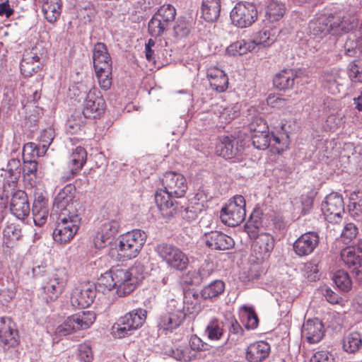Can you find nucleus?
Returning <instances> with one entry per match:
<instances>
[{
  "label": "nucleus",
  "instance_id": "nucleus-7",
  "mask_svg": "<svg viewBox=\"0 0 362 362\" xmlns=\"http://www.w3.org/2000/svg\"><path fill=\"white\" fill-rule=\"evenodd\" d=\"M146 239V233L135 229L120 236L117 247L118 255L124 259L136 257L143 247Z\"/></svg>",
  "mask_w": 362,
  "mask_h": 362
},
{
  "label": "nucleus",
  "instance_id": "nucleus-26",
  "mask_svg": "<svg viewBox=\"0 0 362 362\" xmlns=\"http://www.w3.org/2000/svg\"><path fill=\"white\" fill-rule=\"evenodd\" d=\"M75 187L71 185H66L56 195L53 206L56 212L60 211V213L72 211V200L75 194Z\"/></svg>",
  "mask_w": 362,
  "mask_h": 362
},
{
  "label": "nucleus",
  "instance_id": "nucleus-16",
  "mask_svg": "<svg viewBox=\"0 0 362 362\" xmlns=\"http://www.w3.org/2000/svg\"><path fill=\"white\" fill-rule=\"evenodd\" d=\"M274 247V239L268 233H261L252 245V255L255 257L256 262L261 263L267 259Z\"/></svg>",
  "mask_w": 362,
  "mask_h": 362
},
{
  "label": "nucleus",
  "instance_id": "nucleus-22",
  "mask_svg": "<svg viewBox=\"0 0 362 362\" xmlns=\"http://www.w3.org/2000/svg\"><path fill=\"white\" fill-rule=\"evenodd\" d=\"M204 241L208 247L214 250H228L235 245L230 236L217 230L205 234Z\"/></svg>",
  "mask_w": 362,
  "mask_h": 362
},
{
  "label": "nucleus",
  "instance_id": "nucleus-13",
  "mask_svg": "<svg viewBox=\"0 0 362 362\" xmlns=\"http://www.w3.org/2000/svg\"><path fill=\"white\" fill-rule=\"evenodd\" d=\"M163 189L175 198L184 197L187 189L185 177L180 173L166 172L160 179Z\"/></svg>",
  "mask_w": 362,
  "mask_h": 362
},
{
  "label": "nucleus",
  "instance_id": "nucleus-40",
  "mask_svg": "<svg viewBox=\"0 0 362 362\" xmlns=\"http://www.w3.org/2000/svg\"><path fill=\"white\" fill-rule=\"evenodd\" d=\"M332 280L337 288L342 291H349L352 286L351 280L349 275L344 270L337 271L332 276Z\"/></svg>",
  "mask_w": 362,
  "mask_h": 362
},
{
  "label": "nucleus",
  "instance_id": "nucleus-3",
  "mask_svg": "<svg viewBox=\"0 0 362 362\" xmlns=\"http://www.w3.org/2000/svg\"><path fill=\"white\" fill-rule=\"evenodd\" d=\"M81 221L79 215L74 211L59 213L52 233L54 240L60 245L70 242L77 233Z\"/></svg>",
  "mask_w": 362,
  "mask_h": 362
},
{
  "label": "nucleus",
  "instance_id": "nucleus-11",
  "mask_svg": "<svg viewBox=\"0 0 362 362\" xmlns=\"http://www.w3.org/2000/svg\"><path fill=\"white\" fill-rule=\"evenodd\" d=\"M64 270L57 271L42 287V298L46 303L56 300L63 293L67 283Z\"/></svg>",
  "mask_w": 362,
  "mask_h": 362
},
{
  "label": "nucleus",
  "instance_id": "nucleus-44",
  "mask_svg": "<svg viewBox=\"0 0 362 362\" xmlns=\"http://www.w3.org/2000/svg\"><path fill=\"white\" fill-rule=\"evenodd\" d=\"M171 356L175 359L184 362L191 361L196 358L195 353L187 346H180L175 349H172Z\"/></svg>",
  "mask_w": 362,
  "mask_h": 362
},
{
  "label": "nucleus",
  "instance_id": "nucleus-31",
  "mask_svg": "<svg viewBox=\"0 0 362 362\" xmlns=\"http://www.w3.org/2000/svg\"><path fill=\"white\" fill-rule=\"evenodd\" d=\"M33 221L36 226H42L47 220L49 209L47 204L42 197L35 199L32 209Z\"/></svg>",
  "mask_w": 362,
  "mask_h": 362
},
{
  "label": "nucleus",
  "instance_id": "nucleus-23",
  "mask_svg": "<svg viewBox=\"0 0 362 362\" xmlns=\"http://www.w3.org/2000/svg\"><path fill=\"white\" fill-rule=\"evenodd\" d=\"M301 334L310 344L317 343L325 334L324 325L317 318L309 319L303 323Z\"/></svg>",
  "mask_w": 362,
  "mask_h": 362
},
{
  "label": "nucleus",
  "instance_id": "nucleus-6",
  "mask_svg": "<svg viewBox=\"0 0 362 362\" xmlns=\"http://www.w3.org/2000/svg\"><path fill=\"white\" fill-rule=\"evenodd\" d=\"M95 320V315L92 311H82L74 314L59 325L54 334L56 337H65L80 330L88 329Z\"/></svg>",
  "mask_w": 362,
  "mask_h": 362
},
{
  "label": "nucleus",
  "instance_id": "nucleus-2",
  "mask_svg": "<svg viewBox=\"0 0 362 362\" xmlns=\"http://www.w3.org/2000/svg\"><path fill=\"white\" fill-rule=\"evenodd\" d=\"M356 26V23L349 18L329 16L311 22L310 29L313 35L322 38L329 33L341 35L349 33Z\"/></svg>",
  "mask_w": 362,
  "mask_h": 362
},
{
  "label": "nucleus",
  "instance_id": "nucleus-5",
  "mask_svg": "<svg viewBox=\"0 0 362 362\" xmlns=\"http://www.w3.org/2000/svg\"><path fill=\"white\" fill-rule=\"evenodd\" d=\"M147 311L143 308L134 309L120 317L112 327L113 334L118 338L132 335L141 327L146 320Z\"/></svg>",
  "mask_w": 362,
  "mask_h": 362
},
{
  "label": "nucleus",
  "instance_id": "nucleus-57",
  "mask_svg": "<svg viewBox=\"0 0 362 362\" xmlns=\"http://www.w3.org/2000/svg\"><path fill=\"white\" fill-rule=\"evenodd\" d=\"M358 234V228L352 223H346L341 232V238L346 243H349Z\"/></svg>",
  "mask_w": 362,
  "mask_h": 362
},
{
  "label": "nucleus",
  "instance_id": "nucleus-12",
  "mask_svg": "<svg viewBox=\"0 0 362 362\" xmlns=\"http://www.w3.org/2000/svg\"><path fill=\"white\" fill-rule=\"evenodd\" d=\"M322 211L325 219L331 223L341 221L344 214V200L341 194L332 192L325 197L322 204Z\"/></svg>",
  "mask_w": 362,
  "mask_h": 362
},
{
  "label": "nucleus",
  "instance_id": "nucleus-14",
  "mask_svg": "<svg viewBox=\"0 0 362 362\" xmlns=\"http://www.w3.org/2000/svg\"><path fill=\"white\" fill-rule=\"evenodd\" d=\"M100 92L93 88L89 90L83 103L82 114L86 118L95 119L104 112L105 103Z\"/></svg>",
  "mask_w": 362,
  "mask_h": 362
},
{
  "label": "nucleus",
  "instance_id": "nucleus-15",
  "mask_svg": "<svg viewBox=\"0 0 362 362\" xmlns=\"http://www.w3.org/2000/svg\"><path fill=\"white\" fill-rule=\"evenodd\" d=\"M340 255L354 277L362 281V250L354 247H346L341 251Z\"/></svg>",
  "mask_w": 362,
  "mask_h": 362
},
{
  "label": "nucleus",
  "instance_id": "nucleus-51",
  "mask_svg": "<svg viewBox=\"0 0 362 362\" xmlns=\"http://www.w3.org/2000/svg\"><path fill=\"white\" fill-rule=\"evenodd\" d=\"M119 223L117 220H111L104 223L100 231L103 232L106 238H113L119 231Z\"/></svg>",
  "mask_w": 362,
  "mask_h": 362
},
{
  "label": "nucleus",
  "instance_id": "nucleus-34",
  "mask_svg": "<svg viewBox=\"0 0 362 362\" xmlns=\"http://www.w3.org/2000/svg\"><path fill=\"white\" fill-rule=\"evenodd\" d=\"M42 11L48 22L54 23L61 15V0H46L42 4Z\"/></svg>",
  "mask_w": 362,
  "mask_h": 362
},
{
  "label": "nucleus",
  "instance_id": "nucleus-25",
  "mask_svg": "<svg viewBox=\"0 0 362 362\" xmlns=\"http://www.w3.org/2000/svg\"><path fill=\"white\" fill-rule=\"evenodd\" d=\"M242 149V141L231 135L223 136L216 146V153L226 159L235 157Z\"/></svg>",
  "mask_w": 362,
  "mask_h": 362
},
{
  "label": "nucleus",
  "instance_id": "nucleus-53",
  "mask_svg": "<svg viewBox=\"0 0 362 362\" xmlns=\"http://www.w3.org/2000/svg\"><path fill=\"white\" fill-rule=\"evenodd\" d=\"M322 78L324 86L330 88L335 83H338V80L340 78V72L334 69L327 70L324 71Z\"/></svg>",
  "mask_w": 362,
  "mask_h": 362
},
{
  "label": "nucleus",
  "instance_id": "nucleus-37",
  "mask_svg": "<svg viewBox=\"0 0 362 362\" xmlns=\"http://www.w3.org/2000/svg\"><path fill=\"white\" fill-rule=\"evenodd\" d=\"M223 324L216 318L211 319L206 325L204 333L211 341H218L223 336Z\"/></svg>",
  "mask_w": 362,
  "mask_h": 362
},
{
  "label": "nucleus",
  "instance_id": "nucleus-1",
  "mask_svg": "<svg viewBox=\"0 0 362 362\" xmlns=\"http://www.w3.org/2000/svg\"><path fill=\"white\" fill-rule=\"evenodd\" d=\"M144 279V267L140 262H136L129 269L115 268L102 274L99 284L110 291L117 288L119 296L132 293Z\"/></svg>",
  "mask_w": 362,
  "mask_h": 362
},
{
  "label": "nucleus",
  "instance_id": "nucleus-19",
  "mask_svg": "<svg viewBox=\"0 0 362 362\" xmlns=\"http://www.w3.org/2000/svg\"><path fill=\"white\" fill-rule=\"evenodd\" d=\"M175 196L170 194L164 189L156 191L155 202L163 217L170 218L176 214L178 209V203L173 199Z\"/></svg>",
  "mask_w": 362,
  "mask_h": 362
},
{
  "label": "nucleus",
  "instance_id": "nucleus-42",
  "mask_svg": "<svg viewBox=\"0 0 362 362\" xmlns=\"http://www.w3.org/2000/svg\"><path fill=\"white\" fill-rule=\"evenodd\" d=\"M175 8L172 5L164 4L159 8L153 16L169 26L170 23L175 19Z\"/></svg>",
  "mask_w": 362,
  "mask_h": 362
},
{
  "label": "nucleus",
  "instance_id": "nucleus-35",
  "mask_svg": "<svg viewBox=\"0 0 362 362\" xmlns=\"http://www.w3.org/2000/svg\"><path fill=\"white\" fill-rule=\"evenodd\" d=\"M362 346V337L360 333L354 332L349 333L343 339V349L347 353L357 352Z\"/></svg>",
  "mask_w": 362,
  "mask_h": 362
},
{
  "label": "nucleus",
  "instance_id": "nucleus-61",
  "mask_svg": "<svg viewBox=\"0 0 362 362\" xmlns=\"http://www.w3.org/2000/svg\"><path fill=\"white\" fill-rule=\"evenodd\" d=\"M159 46L163 47L161 41L156 42L153 39H149L145 46V55L146 58L148 62H156V56L157 55L155 52V49L153 47L158 48Z\"/></svg>",
  "mask_w": 362,
  "mask_h": 362
},
{
  "label": "nucleus",
  "instance_id": "nucleus-50",
  "mask_svg": "<svg viewBox=\"0 0 362 362\" xmlns=\"http://www.w3.org/2000/svg\"><path fill=\"white\" fill-rule=\"evenodd\" d=\"M349 76L354 82L362 83V59H356L349 65Z\"/></svg>",
  "mask_w": 362,
  "mask_h": 362
},
{
  "label": "nucleus",
  "instance_id": "nucleus-45",
  "mask_svg": "<svg viewBox=\"0 0 362 362\" xmlns=\"http://www.w3.org/2000/svg\"><path fill=\"white\" fill-rule=\"evenodd\" d=\"M251 140L255 148L259 150H265L271 144L270 134L269 132L264 133H252Z\"/></svg>",
  "mask_w": 362,
  "mask_h": 362
},
{
  "label": "nucleus",
  "instance_id": "nucleus-21",
  "mask_svg": "<svg viewBox=\"0 0 362 362\" xmlns=\"http://www.w3.org/2000/svg\"><path fill=\"white\" fill-rule=\"evenodd\" d=\"M37 47H34L25 51L21 62V72L25 77H29L41 69L40 57Z\"/></svg>",
  "mask_w": 362,
  "mask_h": 362
},
{
  "label": "nucleus",
  "instance_id": "nucleus-29",
  "mask_svg": "<svg viewBox=\"0 0 362 362\" xmlns=\"http://www.w3.org/2000/svg\"><path fill=\"white\" fill-rule=\"evenodd\" d=\"M240 108L241 105L238 103L226 105L216 104L213 107V111L218 117L220 122L227 124L238 117Z\"/></svg>",
  "mask_w": 362,
  "mask_h": 362
},
{
  "label": "nucleus",
  "instance_id": "nucleus-47",
  "mask_svg": "<svg viewBox=\"0 0 362 362\" xmlns=\"http://www.w3.org/2000/svg\"><path fill=\"white\" fill-rule=\"evenodd\" d=\"M168 27L165 23L153 16L148 22V30L150 35L156 37L163 35Z\"/></svg>",
  "mask_w": 362,
  "mask_h": 362
},
{
  "label": "nucleus",
  "instance_id": "nucleus-18",
  "mask_svg": "<svg viewBox=\"0 0 362 362\" xmlns=\"http://www.w3.org/2000/svg\"><path fill=\"white\" fill-rule=\"evenodd\" d=\"M320 242V237L316 232H307L301 235L293 243L295 253L300 256L311 254Z\"/></svg>",
  "mask_w": 362,
  "mask_h": 362
},
{
  "label": "nucleus",
  "instance_id": "nucleus-32",
  "mask_svg": "<svg viewBox=\"0 0 362 362\" xmlns=\"http://www.w3.org/2000/svg\"><path fill=\"white\" fill-rule=\"evenodd\" d=\"M297 77V73L293 69H284L276 74L273 79V83L279 90L291 88Z\"/></svg>",
  "mask_w": 362,
  "mask_h": 362
},
{
  "label": "nucleus",
  "instance_id": "nucleus-56",
  "mask_svg": "<svg viewBox=\"0 0 362 362\" xmlns=\"http://www.w3.org/2000/svg\"><path fill=\"white\" fill-rule=\"evenodd\" d=\"M214 271V267L213 263L209 262L203 263L197 272H194V275L201 276V278L195 280V283H202L204 279L209 277L213 274Z\"/></svg>",
  "mask_w": 362,
  "mask_h": 362
},
{
  "label": "nucleus",
  "instance_id": "nucleus-48",
  "mask_svg": "<svg viewBox=\"0 0 362 362\" xmlns=\"http://www.w3.org/2000/svg\"><path fill=\"white\" fill-rule=\"evenodd\" d=\"M360 43V37L354 33H350L344 46L345 54L349 57H354L357 52Z\"/></svg>",
  "mask_w": 362,
  "mask_h": 362
},
{
  "label": "nucleus",
  "instance_id": "nucleus-38",
  "mask_svg": "<svg viewBox=\"0 0 362 362\" xmlns=\"http://www.w3.org/2000/svg\"><path fill=\"white\" fill-rule=\"evenodd\" d=\"M254 49V42L250 40H240L232 43L227 47V52L233 55H243Z\"/></svg>",
  "mask_w": 362,
  "mask_h": 362
},
{
  "label": "nucleus",
  "instance_id": "nucleus-24",
  "mask_svg": "<svg viewBox=\"0 0 362 362\" xmlns=\"http://www.w3.org/2000/svg\"><path fill=\"white\" fill-rule=\"evenodd\" d=\"M87 158V153L84 148L76 147L69 156V170L64 173L62 178L68 181L76 175L84 166Z\"/></svg>",
  "mask_w": 362,
  "mask_h": 362
},
{
  "label": "nucleus",
  "instance_id": "nucleus-64",
  "mask_svg": "<svg viewBox=\"0 0 362 362\" xmlns=\"http://www.w3.org/2000/svg\"><path fill=\"white\" fill-rule=\"evenodd\" d=\"M310 362H334V356L327 351L322 350L315 352Z\"/></svg>",
  "mask_w": 362,
  "mask_h": 362
},
{
  "label": "nucleus",
  "instance_id": "nucleus-52",
  "mask_svg": "<svg viewBox=\"0 0 362 362\" xmlns=\"http://www.w3.org/2000/svg\"><path fill=\"white\" fill-rule=\"evenodd\" d=\"M78 359L83 362H91L93 359V354L90 342L86 341L78 345Z\"/></svg>",
  "mask_w": 362,
  "mask_h": 362
},
{
  "label": "nucleus",
  "instance_id": "nucleus-63",
  "mask_svg": "<svg viewBox=\"0 0 362 362\" xmlns=\"http://www.w3.org/2000/svg\"><path fill=\"white\" fill-rule=\"evenodd\" d=\"M53 130L52 129H45L40 136V145L42 146L41 153H45L53 140Z\"/></svg>",
  "mask_w": 362,
  "mask_h": 362
},
{
  "label": "nucleus",
  "instance_id": "nucleus-55",
  "mask_svg": "<svg viewBox=\"0 0 362 362\" xmlns=\"http://www.w3.org/2000/svg\"><path fill=\"white\" fill-rule=\"evenodd\" d=\"M86 119L83 115H80L79 112L72 115L67 123L69 132L71 133H76L80 130L81 127L84 125Z\"/></svg>",
  "mask_w": 362,
  "mask_h": 362
},
{
  "label": "nucleus",
  "instance_id": "nucleus-58",
  "mask_svg": "<svg viewBox=\"0 0 362 362\" xmlns=\"http://www.w3.org/2000/svg\"><path fill=\"white\" fill-rule=\"evenodd\" d=\"M174 35L177 38L187 36L190 31L189 23L185 20L179 19L173 28Z\"/></svg>",
  "mask_w": 362,
  "mask_h": 362
},
{
  "label": "nucleus",
  "instance_id": "nucleus-28",
  "mask_svg": "<svg viewBox=\"0 0 362 362\" xmlns=\"http://www.w3.org/2000/svg\"><path fill=\"white\" fill-rule=\"evenodd\" d=\"M207 77L213 90L223 93L227 89L228 78L222 69L216 66H210L207 69Z\"/></svg>",
  "mask_w": 362,
  "mask_h": 362
},
{
  "label": "nucleus",
  "instance_id": "nucleus-8",
  "mask_svg": "<svg viewBox=\"0 0 362 362\" xmlns=\"http://www.w3.org/2000/svg\"><path fill=\"white\" fill-rule=\"evenodd\" d=\"M155 251L162 261L173 269L182 272L189 264L187 255L174 245L161 243L156 247Z\"/></svg>",
  "mask_w": 362,
  "mask_h": 362
},
{
  "label": "nucleus",
  "instance_id": "nucleus-39",
  "mask_svg": "<svg viewBox=\"0 0 362 362\" xmlns=\"http://www.w3.org/2000/svg\"><path fill=\"white\" fill-rule=\"evenodd\" d=\"M250 40L251 42H254V49L257 45L268 47L276 41V36L274 34H272L269 29H263L255 33L254 39Z\"/></svg>",
  "mask_w": 362,
  "mask_h": 362
},
{
  "label": "nucleus",
  "instance_id": "nucleus-46",
  "mask_svg": "<svg viewBox=\"0 0 362 362\" xmlns=\"http://www.w3.org/2000/svg\"><path fill=\"white\" fill-rule=\"evenodd\" d=\"M95 71L100 88L108 90L112 84V67H105L102 70L95 69Z\"/></svg>",
  "mask_w": 362,
  "mask_h": 362
},
{
  "label": "nucleus",
  "instance_id": "nucleus-41",
  "mask_svg": "<svg viewBox=\"0 0 362 362\" xmlns=\"http://www.w3.org/2000/svg\"><path fill=\"white\" fill-rule=\"evenodd\" d=\"M242 320L245 322V328L247 329H254L257 328L259 320L255 310L250 307L244 305L241 311Z\"/></svg>",
  "mask_w": 362,
  "mask_h": 362
},
{
  "label": "nucleus",
  "instance_id": "nucleus-9",
  "mask_svg": "<svg viewBox=\"0 0 362 362\" xmlns=\"http://www.w3.org/2000/svg\"><path fill=\"white\" fill-rule=\"evenodd\" d=\"M245 200L242 195H235L233 200H230L228 204L221 211L220 218L221 221L230 226L235 227L240 224L245 218Z\"/></svg>",
  "mask_w": 362,
  "mask_h": 362
},
{
  "label": "nucleus",
  "instance_id": "nucleus-59",
  "mask_svg": "<svg viewBox=\"0 0 362 362\" xmlns=\"http://www.w3.org/2000/svg\"><path fill=\"white\" fill-rule=\"evenodd\" d=\"M249 129L252 133H264L268 131V125L264 119L261 117L254 118L249 124Z\"/></svg>",
  "mask_w": 362,
  "mask_h": 362
},
{
  "label": "nucleus",
  "instance_id": "nucleus-62",
  "mask_svg": "<svg viewBox=\"0 0 362 362\" xmlns=\"http://www.w3.org/2000/svg\"><path fill=\"white\" fill-rule=\"evenodd\" d=\"M5 337H0L1 341L4 343V345L8 346V347H13L18 345L19 342V336L18 332L16 328L13 330H10V332H7L6 333Z\"/></svg>",
  "mask_w": 362,
  "mask_h": 362
},
{
  "label": "nucleus",
  "instance_id": "nucleus-17",
  "mask_svg": "<svg viewBox=\"0 0 362 362\" xmlns=\"http://www.w3.org/2000/svg\"><path fill=\"white\" fill-rule=\"evenodd\" d=\"M95 291L91 285H81L76 287L71 295V303L76 308H85L93 302Z\"/></svg>",
  "mask_w": 362,
  "mask_h": 362
},
{
  "label": "nucleus",
  "instance_id": "nucleus-60",
  "mask_svg": "<svg viewBox=\"0 0 362 362\" xmlns=\"http://www.w3.org/2000/svg\"><path fill=\"white\" fill-rule=\"evenodd\" d=\"M189 348L192 349V352L195 353V351L209 350L211 346L203 341L202 339L198 337L197 335H193L190 338Z\"/></svg>",
  "mask_w": 362,
  "mask_h": 362
},
{
  "label": "nucleus",
  "instance_id": "nucleus-54",
  "mask_svg": "<svg viewBox=\"0 0 362 362\" xmlns=\"http://www.w3.org/2000/svg\"><path fill=\"white\" fill-rule=\"evenodd\" d=\"M271 144L276 148V152L281 153L284 151L288 146V136L282 135L281 136L270 134Z\"/></svg>",
  "mask_w": 362,
  "mask_h": 362
},
{
  "label": "nucleus",
  "instance_id": "nucleus-10",
  "mask_svg": "<svg viewBox=\"0 0 362 362\" xmlns=\"http://www.w3.org/2000/svg\"><path fill=\"white\" fill-rule=\"evenodd\" d=\"M257 9L250 2L240 1L231 10L230 17L233 25L240 28L252 25L257 19Z\"/></svg>",
  "mask_w": 362,
  "mask_h": 362
},
{
  "label": "nucleus",
  "instance_id": "nucleus-4",
  "mask_svg": "<svg viewBox=\"0 0 362 362\" xmlns=\"http://www.w3.org/2000/svg\"><path fill=\"white\" fill-rule=\"evenodd\" d=\"M187 315L185 302L179 298H171L167 302L165 313L158 318V327L172 331L182 324Z\"/></svg>",
  "mask_w": 362,
  "mask_h": 362
},
{
  "label": "nucleus",
  "instance_id": "nucleus-43",
  "mask_svg": "<svg viewBox=\"0 0 362 362\" xmlns=\"http://www.w3.org/2000/svg\"><path fill=\"white\" fill-rule=\"evenodd\" d=\"M199 296V293L190 291L185 293L184 298L182 301L185 302V310L187 314H192L199 312L200 309Z\"/></svg>",
  "mask_w": 362,
  "mask_h": 362
},
{
  "label": "nucleus",
  "instance_id": "nucleus-33",
  "mask_svg": "<svg viewBox=\"0 0 362 362\" xmlns=\"http://www.w3.org/2000/svg\"><path fill=\"white\" fill-rule=\"evenodd\" d=\"M221 0H203L202 4V14L208 22L216 21L221 13Z\"/></svg>",
  "mask_w": 362,
  "mask_h": 362
},
{
  "label": "nucleus",
  "instance_id": "nucleus-30",
  "mask_svg": "<svg viewBox=\"0 0 362 362\" xmlns=\"http://www.w3.org/2000/svg\"><path fill=\"white\" fill-rule=\"evenodd\" d=\"M93 61L95 69L102 70L105 67H112V60L106 45L98 42L94 45Z\"/></svg>",
  "mask_w": 362,
  "mask_h": 362
},
{
  "label": "nucleus",
  "instance_id": "nucleus-20",
  "mask_svg": "<svg viewBox=\"0 0 362 362\" xmlns=\"http://www.w3.org/2000/svg\"><path fill=\"white\" fill-rule=\"evenodd\" d=\"M10 210L11 214L18 219H24L30 214V204L24 191L16 190L12 193Z\"/></svg>",
  "mask_w": 362,
  "mask_h": 362
},
{
  "label": "nucleus",
  "instance_id": "nucleus-27",
  "mask_svg": "<svg viewBox=\"0 0 362 362\" xmlns=\"http://www.w3.org/2000/svg\"><path fill=\"white\" fill-rule=\"evenodd\" d=\"M271 346L265 341H258L250 344L246 351V359L249 362H262L270 354Z\"/></svg>",
  "mask_w": 362,
  "mask_h": 362
},
{
  "label": "nucleus",
  "instance_id": "nucleus-36",
  "mask_svg": "<svg viewBox=\"0 0 362 362\" xmlns=\"http://www.w3.org/2000/svg\"><path fill=\"white\" fill-rule=\"evenodd\" d=\"M225 290V283L221 280H215L205 286L201 291L204 299H212L218 297Z\"/></svg>",
  "mask_w": 362,
  "mask_h": 362
},
{
  "label": "nucleus",
  "instance_id": "nucleus-49",
  "mask_svg": "<svg viewBox=\"0 0 362 362\" xmlns=\"http://www.w3.org/2000/svg\"><path fill=\"white\" fill-rule=\"evenodd\" d=\"M267 15L272 21H278L285 13L284 6L277 2H271L266 10Z\"/></svg>",
  "mask_w": 362,
  "mask_h": 362
}]
</instances>
